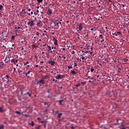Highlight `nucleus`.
<instances>
[{
	"instance_id": "nucleus-1",
	"label": "nucleus",
	"mask_w": 129,
	"mask_h": 129,
	"mask_svg": "<svg viewBox=\"0 0 129 129\" xmlns=\"http://www.w3.org/2000/svg\"><path fill=\"white\" fill-rule=\"evenodd\" d=\"M82 53H81V56L82 57L80 58V59H79L80 61H81L82 60H84L87 59L88 57H89V54L88 53H90V51H84V50L81 51Z\"/></svg>"
},
{
	"instance_id": "nucleus-2",
	"label": "nucleus",
	"mask_w": 129,
	"mask_h": 129,
	"mask_svg": "<svg viewBox=\"0 0 129 129\" xmlns=\"http://www.w3.org/2000/svg\"><path fill=\"white\" fill-rule=\"evenodd\" d=\"M34 22H35V20L29 21L27 23L28 27H30V28H33V26L35 25V23H34Z\"/></svg>"
},
{
	"instance_id": "nucleus-3",
	"label": "nucleus",
	"mask_w": 129,
	"mask_h": 129,
	"mask_svg": "<svg viewBox=\"0 0 129 129\" xmlns=\"http://www.w3.org/2000/svg\"><path fill=\"white\" fill-rule=\"evenodd\" d=\"M2 39L4 40V41H6V39H7V37H8V34L6 32H2Z\"/></svg>"
},
{
	"instance_id": "nucleus-4",
	"label": "nucleus",
	"mask_w": 129,
	"mask_h": 129,
	"mask_svg": "<svg viewBox=\"0 0 129 129\" xmlns=\"http://www.w3.org/2000/svg\"><path fill=\"white\" fill-rule=\"evenodd\" d=\"M36 23H37V26H38V27H40V28L42 27V26H43V23L42 22V21H41V20H39V21L36 20Z\"/></svg>"
},
{
	"instance_id": "nucleus-5",
	"label": "nucleus",
	"mask_w": 129,
	"mask_h": 129,
	"mask_svg": "<svg viewBox=\"0 0 129 129\" xmlns=\"http://www.w3.org/2000/svg\"><path fill=\"white\" fill-rule=\"evenodd\" d=\"M25 75L27 77H31L33 74H32V71H28L27 73H25Z\"/></svg>"
},
{
	"instance_id": "nucleus-6",
	"label": "nucleus",
	"mask_w": 129,
	"mask_h": 129,
	"mask_svg": "<svg viewBox=\"0 0 129 129\" xmlns=\"http://www.w3.org/2000/svg\"><path fill=\"white\" fill-rule=\"evenodd\" d=\"M122 63L123 64H128L129 60H127V58H124V59H122Z\"/></svg>"
},
{
	"instance_id": "nucleus-7",
	"label": "nucleus",
	"mask_w": 129,
	"mask_h": 129,
	"mask_svg": "<svg viewBox=\"0 0 129 129\" xmlns=\"http://www.w3.org/2000/svg\"><path fill=\"white\" fill-rule=\"evenodd\" d=\"M28 12H27V14L28 15V16H31V15H33L34 14V12H33V10L31 11V9H28ZM30 12H31V13H30Z\"/></svg>"
},
{
	"instance_id": "nucleus-8",
	"label": "nucleus",
	"mask_w": 129,
	"mask_h": 129,
	"mask_svg": "<svg viewBox=\"0 0 129 129\" xmlns=\"http://www.w3.org/2000/svg\"><path fill=\"white\" fill-rule=\"evenodd\" d=\"M79 31H82V30L83 29V24H82V23H80L79 25V27H78Z\"/></svg>"
},
{
	"instance_id": "nucleus-9",
	"label": "nucleus",
	"mask_w": 129,
	"mask_h": 129,
	"mask_svg": "<svg viewBox=\"0 0 129 129\" xmlns=\"http://www.w3.org/2000/svg\"><path fill=\"white\" fill-rule=\"evenodd\" d=\"M47 64H51V65H54V64H56V61L49 60L47 62Z\"/></svg>"
},
{
	"instance_id": "nucleus-10",
	"label": "nucleus",
	"mask_w": 129,
	"mask_h": 129,
	"mask_svg": "<svg viewBox=\"0 0 129 129\" xmlns=\"http://www.w3.org/2000/svg\"><path fill=\"white\" fill-rule=\"evenodd\" d=\"M63 77H65V76H63L62 75H59L56 76V79H62V78H63Z\"/></svg>"
},
{
	"instance_id": "nucleus-11",
	"label": "nucleus",
	"mask_w": 129,
	"mask_h": 129,
	"mask_svg": "<svg viewBox=\"0 0 129 129\" xmlns=\"http://www.w3.org/2000/svg\"><path fill=\"white\" fill-rule=\"evenodd\" d=\"M117 122L118 123V124H123L122 123H123V120L119 119L118 120H117Z\"/></svg>"
},
{
	"instance_id": "nucleus-12",
	"label": "nucleus",
	"mask_w": 129,
	"mask_h": 129,
	"mask_svg": "<svg viewBox=\"0 0 129 129\" xmlns=\"http://www.w3.org/2000/svg\"><path fill=\"white\" fill-rule=\"evenodd\" d=\"M5 61L6 63H8V62H10V56H9L8 55H6Z\"/></svg>"
},
{
	"instance_id": "nucleus-13",
	"label": "nucleus",
	"mask_w": 129,
	"mask_h": 129,
	"mask_svg": "<svg viewBox=\"0 0 129 129\" xmlns=\"http://www.w3.org/2000/svg\"><path fill=\"white\" fill-rule=\"evenodd\" d=\"M120 129H126V127L123 124H121L120 126L119 127Z\"/></svg>"
},
{
	"instance_id": "nucleus-14",
	"label": "nucleus",
	"mask_w": 129,
	"mask_h": 129,
	"mask_svg": "<svg viewBox=\"0 0 129 129\" xmlns=\"http://www.w3.org/2000/svg\"><path fill=\"white\" fill-rule=\"evenodd\" d=\"M47 15H48V16H51V15H52V10H51V9H49L47 12Z\"/></svg>"
},
{
	"instance_id": "nucleus-15",
	"label": "nucleus",
	"mask_w": 129,
	"mask_h": 129,
	"mask_svg": "<svg viewBox=\"0 0 129 129\" xmlns=\"http://www.w3.org/2000/svg\"><path fill=\"white\" fill-rule=\"evenodd\" d=\"M53 41H54V45H58V40H57V39H56L55 37L53 38Z\"/></svg>"
},
{
	"instance_id": "nucleus-16",
	"label": "nucleus",
	"mask_w": 129,
	"mask_h": 129,
	"mask_svg": "<svg viewBox=\"0 0 129 129\" xmlns=\"http://www.w3.org/2000/svg\"><path fill=\"white\" fill-rule=\"evenodd\" d=\"M12 63H13V62L14 63V64L16 65V64H17L16 63H18V59H13L11 60Z\"/></svg>"
},
{
	"instance_id": "nucleus-17",
	"label": "nucleus",
	"mask_w": 129,
	"mask_h": 129,
	"mask_svg": "<svg viewBox=\"0 0 129 129\" xmlns=\"http://www.w3.org/2000/svg\"><path fill=\"white\" fill-rule=\"evenodd\" d=\"M19 73L22 75V76H25V72H23V71L20 70L18 71Z\"/></svg>"
},
{
	"instance_id": "nucleus-18",
	"label": "nucleus",
	"mask_w": 129,
	"mask_h": 129,
	"mask_svg": "<svg viewBox=\"0 0 129 129\" xmlns=\"http://www.w3.org/2000/svg\"><path fill=\"white\" fill-rule=\"evenodd\" d=\"M59 58H60V59H62V58L65 60V59H66V57H65L64 56H63V55L62 54H60L59 56Z\"/></svg>"
},
{
	"instance_id": "nucleus-19",
	"label": "nucleus",
	"mask_w": 129,
	"mask_h": 129,
	"mask_svg": "<svg viewBox=\"0 0 129 129\" xmlns=\"http://www.w3.org/2000/svg\"><path fill=\"white\" fill-rule=\"evenodd\" d=\"M55 26H58L59 27L60 25H59V21H55L54 22Z\"/></svg>"
},
{
	"instance_id": "nucleus-20",
	"label": "nucleus",
	"mask_w": 129,
	"mask_h": 129,
	"mask_svg": "<svg viewBox=\"0 0 129 129\" xmlns=\"http://www.w3.org/2000/svg\"><path fill=\"white\" fill-rule=\"evenodd\" d=\"M55 52H56V49H53V50H50V53L52 54V55H55Z\"/></svg>"
},
{
	"instance_id": "nucleus-21",
	"label": "nucleus",
	"mask_w": 129,
	"mask_h": 129,
	"mask_svg": "<svg viewBox=\"0 0 129 129\" xmlns=\"http://www.w3.org/2000/svg\"><path fill=\"white\" fill-rule=\"evenodd\" d=\"M29 124H30V125H31L32 126H34V125H35V123H34V121H33L29 122Z\"/></svg>"
},
{
	"instance_id": "nucleus-22",
	"label": "nucleus",
	"mask_w": 129,
	"mask_h": 129,
	"mask_svg": "<svg viewBox=\"0 0 129 129\" xmlns=\"http://www.w3.org/2000/svg\"><path fill=\"white\" fill-rule=\"evenodd\" d=\"M47 48H48V52H49V51H51V50H52V47H51L50 46L47 45Z\"/></svg>"
},
{
	"instance_id": "nucleus-23",
	"label": "nucleus",
	"mask_w": 129,
	"mask_h": 129,
	"mask_svg": "<svg viewBox=\"0 0 129 129\" xmlns=\"http://www.w3.org/2000/svg\"><path fill=\"white\" fill-rule=\"evenodd\" d=\"M63 101H64L63 100H59L58 102H59L60 104H61V105H63V104L62 103V102H63Z\"/></svg>"
},
{
	"instance_id": "nucleus-24",
	"label": "nucleus",
	"mask_w": 129,
	"mask_h": 129,
	"mask_svg": "<svg viewBox=\"0 0 129 129\" xmlns=\"http://www.w3.org/2000/svg\"><path fill=\"white\" fill-rule=\"evenodd\" d=\"M61 116H62V113H58V116H57V117H58V118H60V117H61Z\"/></svg>"
},
{
	"instance_id": "nucleus-25",
	"label": "nucleus",
	"mask_w": 129,
	"mask_h": 129,
	"mask_svg": "<svg viewBox=\"0 0 129 129\" xmlns=\"http://www.w3.org/2000/svg\"><path fill=\"white\" fill-rule=\"evenodd\" d=\"M40 13H41V14H41V18H42V19H43V10H40Z\"/></svg>"
},
{
	"instance_id": "nucleus-26",
	"label": "nucleus",
	"mask_w": 129,
	"mask_h": 129,
	"mask_svg": "<svg viewBox=\"0 0 129 129\" xmlns=\"http://www.w3.org/2000/svg\"><path fill=\"white\" fill-rule=\"evenodd\" d=\"M39 83H42V84H44V80H40L39 81Z\"/></svg>"
},
{
	"instance_id": "nucleus-27",
	"label": "nucleus",
	"mask_w": 129,
	"mask_h": 129,
	"mask_svg": "<svg viewBox=\"0 0 129 129\" xmlns=\"http://www.w3.org/2000/svg\"><path fill=\"white\" fill-rule=\"evenodd\" d=\"M62 22V19H60V21H59V24H60V26H62L63 24H62V22Z\"/></svg>"
},
{
	"instance_id": "nucleus-28",
	"label": "nucleus",
	"mask_w": 129,
	"mask_h": 129,
	"mask_svg": "<svg viewBox=\"0 0 129 129\" xmlns=\"http://www.w3.org/2000/svg\"><path fill=\"white\" fill-rule=\"evenodd\" d=\"M4 128H5V126H4V125H0V129H4Z\"/></svg>"
},
{
	"instance_id": "nucleus-29",
	"label": "nucleus",
	"mask_w": 129,
	"mask_h": 129,
	"mask_svg": "<svg viewBox=\"0 0 129 129\" xmlns=\"http://www.w3.org/2000/svg\"><path fill=\"white\" fill-rule=\"evenodd\" d=\"M16 113H17V114H19L20 115H21V112H20V111H16Z\"/></svg>"
},
{
	"instance_id": "nucleus-30",
	"label": "nucleus",
	"mask_w": 129,
	"mask_h": 129,
	"mask_svg": "<svg viewBox=\"0 0 129 129\" xmlns=\"http://www.w3.org/2000/svg\"><path fill=\"white\" fill-rule=\"evenodd\" d=\"M76 35L78 36V39H80V35L78 34V33H76Z\"/></svg>"
},
{
	"instance_id": "nucleus-31",
	"label": "nucleus",
	"mask_w": 129,
	"mask_h": 129,
	"mask_svg": "<svg viewBox=\"0 0 129 129\" xmlns=\"http://www.w3.org/2000/svg\"><path fill=\"white\" fill-rule=\"evenodd\" d=\"M28 95H29V97H31L32 96V94H30V93L28 92L26 93Z\"/></svg>"
},
{
	"instance_id": "nucleus-32",
	"label": "nucleus",
	"mask_w": 129,
	"mask_h": 129,
	"mask_svg": "<svg viewBox=\"0 0 129 129\" xmlns=\"http://www.w3.org/2000/svg\"><path fill=\"white\" fill-rule=\"evenodd\" d=\"M38 4H40V3H43V0H37Z\"/></svg>"
},
{
	"instance_id": "nucleus-33",
	"label": "nucleus",
	"mask_w": 129,
	"mask_h": 129,
	"mask_svg": "<svg viewBox=\"0 0 129 129\" xmlns=\"http://www.w3.org/2000/svg\"><path fill=\"white\" fill-rule=\"evenodd\" d=\"M120 71H121V69L120 68H118L117 72H119V73H120Z\"/></svg>"
},
{
	"instance_id": "nucleus-34",
	"label": "nucleus",
	"mask_w": 129,
	"mask_h": 129,
	"mask_svg": "<svg viewBox=\"0 0 129 129\" xmlns=\"http://www.w3.org/2000/svg\"><path fill=\"white\" fill-rule=\"evenodd\" d=\"M99 37H100V39H103L104 38L103 36H102V35H101V34L99 35Z\"/></svg>"
},
{
	"instance_id": "nucleus-35",
	"label": "nucleus",
	"mask_w": 129,
	"mask_h": 129,
	"mask_svg": "<svg viewBox=\"0 0 129 129\" xmlns=\"http://www.w3.org/2000/svg\"><path fill=\"white\" fill-rule=\"evenodd\" d=\"M95 19H96V20H97V21H99V20H100L99 17H98L97 16L96 17H95Z\"/></svg>"
},
{
	"instance_id": "nucleus-36",
	"label": "nucleus",
	"mask_w": 129,
	"mask_h": 129,
	"mask_svg": "<svg viewBox=\"0 0 129 129\" xmlns=\"http://www.w3.org/2000/svg\"><path fill=\"white\" fill-rule=\"evenodd\" d=\"M112 35L113 36H117V34H116V33H114V32H112Z\"/></svg>"
},
{
	"instance_id": "nucleus-37",
	"label": "nucleus",
	"mask_w": 129,
	"mask_h": 129,
	"mask_svg": "<svg viewBox=\"0 0 129 129\" xmlns=\"http://www.w3.org/2000/svg\"><path fill=\"white\" fill-rule=\"evenodd\" d=\"M0 112H4V110H3L2 107H0Z\"/></svg>"
},
{
	"instance_id": "nucleus-38",
	"label": "nucleus",
	"mask_w": 129,
	"mask_h": 129,
	"mask_svg": "<svg viewBox=\"0 0 129 129\" xmlns=\"http://www.w3.org/2000/svg\"><path fill=\"white\" fill-rule=\"evenodd\" d=\"M72 74H73V75L76 74V72H75V71H72Z\"/></svg>"
},
{
	"instance_id": "nucleus-39",
	"label": "nucleus",
	"mask_w": 129,
	"mask_h": 129,
	"mask_svg": "<svg viewBox=\"0 0 129 129\" xmlns=\"http://www.w3.org/2000/svg\"><path fill=\"white\" fill-rule=\"evenodd\" d=\"M88 78H89V79H90V80H93V77H90V76H89V77H88Z\"/></svg>"
},
{
	"instance_id": "nucleus-40",
	"label": "nucleus",
	"mask_w": 129,
	"mask_h": 129,
	"mask_svg": "<svg viewBox=\"0 0 129 129\" xmlns=\"http://www.w3.org/2000/svg\"><path fill=\"white\" fill-rule=\"evenodd\" d=\"M68 68H69V69H72V66H68Z\"/></svg>"
},
{
	"instance_id": "nucleus-41",
	"label": "nucleus",
	"mask_w": 129,
	"mask_h": 129,
	"mask_svg": "<svg viewBox=\"0 0 129 129\" xmlns=\"http://www.w3.org/2000/svg\"><path fill=\"white\" fill-rule=\"evenodd\" d=\"M11 38H12V40H15V36L12 35V36H11Z\"/></svg>"
},
{
	"instance_id": "nucleus-42",
	"label": "nucleus",
	"mask_w": 129,
	"mask_h": 129,
	"mask_svg": "<svg viewBox=\"0 0 129 129\" xmlns=\"http://www.w3.org/2000/svg\"><path fill=\"white\" fill-rule=\"evenodd\" d=\"M94 71V69L93 68H91V72H93Z\"/></svg>"
},
{
	"instance_id": "nucleus-43",
	"label": "nucleus",
	"mask_w": 129,
	"mask_h": 129,
	"mask_svg": "<svg viewBox=\"0 0 129 129\" xmlns=\"http://www.w3.org/2000/svg\"><path fill=\"white\" fill-rule=\"evenodd\" d=\"M32 47H33V49H34V48H37V46L35 44L32 45Z\"/></svg>"
},
{
	"instance_id": "nucleus-44",
	"label": "nucleus",
	"mask_w": 129,
	"mask_h": 129,
	"mask_svg": "<svg viewBox=\"0 0 129 129\" xmlns=\"http://www.w3.org/2000/svg\"><path fill=\"white\" fill-rule=\"evenodd\" d=\"M3 8H4V6H3V5H0V10H3Z\"/></svg>"
},
{
	"instance_id": "nucleus-45",
	"label": "nucleus",
	"mask_w": 129,
	"mask_h": 129,
	"mask_svg": "<svg viewBox=\"0 0 129 129\" xmlns=\"http://www.w3.org/2000/svg\"><path fill=\"white\" fill-rule=\"evenodd\" d=\"M86 83V82H82L81 84H82V85H84V84H85Z\"/></svg>"
},
{
	"instance_id": "nucleus-46",
	"label": "nucleus",
	"mask_w": 129,
	"mask_h": 129,
	"mask_svg": "<svg viewBox=\"0 0 129 129\" xmlns=\"http://www.w3.org/2000/svg\"><path fill=\"white\" fill-rule=\"evenodd\" d=\"M101 127H103L104 128H106V127H105V126H104V125H102L101 126Z\"/></svg>"
},
{
	"instance_id": "nucleus-47",
	"label": "nucleus",
	"mask_w": 129,
	"mask_h": 129,
	"mask_svg": "<svg viewBox=\"0 0 129 129\" xmlns=\"http://www.w3.org/2000/svg\"><path fill=\"white\" fill-rule=\"evenodd\" d=\"M24 116H25V117H29V115L25 114Z\"/></svg>"
},
{
	"instance_id": "nucleus-48",
	"label": "nucleus",
	"mask_w": 129,
	"mask_h": 129,
	"mask_svg": "<svg viewBox=\"0 0 129 129\" xmlns=\"http://www.w3.org/2000/svg\"><path fill=\"white\" fill-rule=\"evenodd\" d=\"M36 35L39 37V35H40V33H39L38 32H36Z\"/></svg>"
},
{
	"instance_id": "nucleus-49",
	"label": "nucleus",
	"mask_w": 129,
	"mask_h": 129,
	"mask_svg": "<svg viewBox=\"0 0 129 129\" xmlns=\"http://www.w3.org/2000/svg\"><path fill=\"white\" fill-rule=\"evenodd\" d=\"M117 34H120V35H121V32L118 31L117 32Z\"/></svg>"
},
{
	"instance_id": "nucleus-50",
	"label": "nucleus",
	"mask_w": 129,
	"mask_h": 129,
	"mask_svg": "<svg viewBox=\"0 0 129 129\" xmlns=\"http://www.w3.org/2000/svg\"><path fill=\"white\" fill-rule=\"evenodd\" d=\"M34 15H35V16H37V15H38V13L34 12Z\"/></svg>"
},
{
	"instance_id": "nucleus-51",
	"label": "nucleus",
	"mask_w": 129,
	"mask_h": 129,
	"mask_svg": "<svg viewBox=\"0 0 129 129\" xmlns=\"http://www.w3.org/2000/svg\"><path fill=\"white\" fill-rule=\"evenodd\" d=\"M101 43H102V42H104V39L103 38L102 39V40L100 41Z\"/></svg>"
},
{
	"instance_id": "nucleus-52",
	"label": "nucleus",
	"mask_w": 129,
	"mask_h": 129,
	"mask_svg": "<svg viewBox=\"0 0 129 129\" xmlns=\"http://www.w3.org/2000/svg\"><path fill=\"white\" fill-rule=\"evenodd\" d=\"M27 64H29V61H27L26 63H25L24 65H27Z\"/></svg>"
},
{
	"instance_id": "nucleus-53",
	"label": "nucleus",
	"mask_w": 129,
	"mask_h": 129,
	"mask_svg": "<svg viewBox=\"0 0 129 129\" xmlns=\"http://www.w3.org/2000/svg\"><path fill=\"white\" fill-rule=\"evenodd\" d=\"M51 49H56V47H54L52 46L51 47Z\"/></svg>"
},
{
	"instance_id": "nucleus-54",
	"label": "nucleus",
	"mask_w": 129,
	"mask_h": 129,
	"mask_svg": "<svg viewBox=\"0 0 129 129\" xmlns=\"http://www.w3.org/2000/svg\"><path fill=\"white\" fill-rule=\"evenodd\" d=\"M33 18H35L34 19L35 21L37 20V18L35 17V16H33Z\"/></svg>"
},
{
	"instance_id": "nucleus-55",
	"label": "nucleus",
	"mask_w": 129,
	"mask_h": 129,
	"mask_svg": "<svg viewBox=\"0 0 129 129\" xmlns=\"http://www.w3.org/2000/svg\"><path fill=\"white\" fill-rule=\"evenodd\" d=\"M72 54H75V52L74 51V50H73V51H72Z\"/></svg>"
},
{
	"instance_id": "nucleus-56",
	"label": "nucleus",
	"mask_w": 129,
	"mask_h": 129,
	"mask_svg": "<svg viewBox=\"0 0 129 129\" xmlns=\"http://www.w3.org/2000/svg\"><path fill=\"white\" fill-rule=\"evenodd\" d=\"M40 70H43V67H41V68H39Z\"/></svg>"
},
{
	"instance_id": "nucleus-57",
	"label": "nucleus",
	"mask_w": 129,
	"mask_h": 129,
	"mask_svg": "<svg viewBox=\"0 0 129 129\" xmlns=\"http://www.w3.org/2000/svg\"><path fill=\"white\" fill-rule=\"evenodd\" d=\"M40 126L36 127V129H40Z\"/></svg>"
},
{
	"instance_id": "nucleus-58",
	"label": "nucleus",
	"mask_w": 129,
	"mask_h": 129,
	"mask_svg": "<svg viewBox=\"0 0 129 129\" xmlns=\"http://www.w3.org/2000/svg\"><path fill=\"white\" fill-rule=\"evenodd\" d=\"M88 54H90V55H91V54H92V52L90 51V53H88Z\"/></svg>"
},
{
	"instance_id": "nucleus-59",
	"label": "nucleus",
	"mask_w": 129,
	"mask_h": 129,
	"mask_svg": "<svg viewBox=\"0 0 129 129\" xmlns=\"http://www.w3.org/2000/svg\"><path fill=\"white\" fill-rule=\"evenodd\" d=\"M71 128H72V129H75V127H74V126H72V127H71Z\"/></svg>"
},
{
	"instance_id": "nucleus-60",
	"label": "nucleus",
	"mask_w": 129,
	"mask_h": 129,
	"mask_svg": "<svg viewBox=\"0 0 129 129\" xmlns=\"http://www.w3.org/2000/svg\"><path fill=\"white\" fill-rule=\"evenodd\" d=\"M122 7H123V8H124V7H125V5L124 4H123Z\"/></svg>"
},
{
	"instance_id": "nucleus-61",
	"label": "nucleus",
	"mask_w": 129,
	"mask_h": 129,
	"mask_svg": "<svg viewBox=\"0 0 129 129\" xmlns=\"http://www.w3.org/2000/svg\"><path fill=\"white\" fill-rule=\"evenodd\" d=\"M48 98H51V97L50 96H47Z\"/></svg>"
},
{
	"instance_id": "nucleus-62",
	"label": "nucleus",
	"mask_w": 129,
	"mask_h": 129,
	"mask_svg": "<svg viewBox=\"0 0 129 129\" xmlns=\"http://www.w3.org/2000/svg\"><path fill=\"white\" fill-rule=\"evenodd\" d=\"M21 44H22L23 45H24V41H22V42H21Z\"/></svg>"
},
{
	"instance_id": "nucleus-63",
	"label": "nucleus",
	"mask_w": 129,
	"mask_h": 129,
	"mask_svg": "<svg viewBox=\"0 0 129 129\" xmlns=\"http://www.w3.org/2000/svg\"><path fill=\"white\" fill-rule=\"evenodd\" d=\"M42 36H45V33H42Z\"/></svg>"
},
{
	"instance_id": "nucleus-64",
	"label": "nucleus",
	"mask_w": 129,
	"mask_h": 129,
	"mask_svg": "<svg viewBox=\"0 0 129 129\" xmlns=\"http://www.w3.org/2000/svg\"><path fill=\"white\" fill-rule=\"evenodd\" d=\"M36 12H37V14H38V13H39V11L38 10H37Z\"/></svg>"
}]
</instances>
